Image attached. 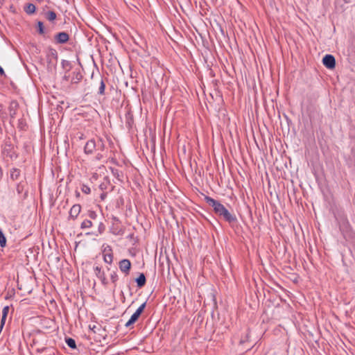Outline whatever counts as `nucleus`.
I'll use <instances>...</instances> for the list:
<instances>
[{"instance_id":"nucleus-1","label":"nucleus","mask_w":355,"mask_h":355,"mask_svg":"<svg viewBox=\"0 0 355 355\" xmlns=\"http://www.w3.org/2000/svg\"><path fill=\"white\" fill-rule=\"evenodd\" d=\"M205 202L213 207L214 213L220 218H222L229 223H234L237 221L234 214H231L219 201L214 200L209 196H205Z\"/></svg>"},{"instance_id":"nucleus-2","label":"nucleus","mask_w":355,"mask_h":355,"mask_svg":"<svg viewBox=\"0 0 355 355\" xmlns=\"http://www.w3.org/2000/svg\"><path fill=\"white\" fill-rule=\"evenodd\" d=\"M146 302H144L137 309V311L132 315L129 320L125 323V326L126 327H130L137 320L139 319L141 314L144 312V310L146 307Z\"/></svg>"},{"instance_id":"nucleus-3","label":"nucleus","mask_w":355,"mask_h":355,"mask_svg":"<svg viewBox=\"0 0 355 355\" xmlns=\"http://www.w3.org/2000/svg\"><path fill=\"white\" fill-rule=\"evenodd\" d=\"M338 225L340 230L341 231L343 235H345V234H348L350 232L351 226L346 217L341 216L338 219Z\"/></svg>"},{"instance_id":"nucleus-4","label":"nucleus","mask_w":355,"mask_h":355,"mask_svg":"<svg viewBox=\"0 0 355 355\" xmlns=\"http://www.w3.org/2000/svg\"><path fill=\"white\" fill-rule=\"evenodd\" d=\"M323 64L329 69H332L336 66L335 58L330 54L325 55L322 58Z\"/></svg>"},{"instance_id":"nucleus-5","label":"nucleus","mask_w":355,"mask_h":355,"mask_svg":"<svg viewBox=\"0 0 355 355\" xmlns=\"http://www.w3.org/2000/svg\"><path fill=\"white\" fill-rule=\"evenodd\" d=\"M81 211V206L79 204L73 205L69 211V220H75Z\"/></svg>"},{"instance_id":"nucleus-6","label":"nucleus","mask_w":355,"mask_h":355,"mask_svg":"<svg viewBox=\"0 0 355 355\" xmlns=\"http://www.w3.org/2000/svg\"><path fill=\"white\" fill-rule=\"evenodd\" d=\"M69 40V35L66 32H60L55 35V40L57 44H65Z\"/></svg>"},{"instance_id":"nucleus-7","label":"nucleus","mask_w":355,"mask_h":355,"mask_svg":"<svg viewBox=\"0 0 355 355\" xmlns=\"http://www.w3.org/2000/svg\"><path fill=\"white\" fill-rule=\"evenodd\" d=\"M131 268V263L128 259H123L119 262V268L121 272L128 275Z\"/></svg>"},{"instance_id":"nucleus-8","label":"nucleus","mask_w":355,"mask_h":355,"mask_svg":"<svg viewBox=\"0 0 355 355\" xmlns=\"http://www.w3.org/2000/svg\"><path fill=\"white\" fill-rule=\"evenodd\" d=\"M96 141L94 139L89 140L84 148V151L86 154H92L96 150Z\"/></svg>"},{"instance_id":"nucleus-9","label":"nucleus","mask_w":355,"mask_h":355,"mask_svg":"<svg viewBox=\"0 0 355 355\" xmlns=\"http://www.w3.org/2000/svg\"><path fill=\"white\" fill-rule=\"evenodd\" d=\"M18 107V103L16 101H12L9 105V112L11 119L15 118L16 111Z\"/></svg>"},{"instance_id":"nucleus-10","label":"nucleus","mask_w":355,"mask_h":355,"mask_svg":"<svg viewBox=\"0 0 355 355\" xmlns=\"http://www.w3.org/2000/svg\"><path fill=\"white\" fill-rule=\"evenodd\" d=\"M137 287L141 288L144 287L146 282V278L144 273H140L139 277L136 279Z\"/></svg>"},{"instance_id":"nucleus-11","label":"nucleus","mask_w":355,"mask_h":355,"mask_svg":"<svg viewBox=\"0 0 355 355\" xmlns=\"http://www.w3.org/2000/svg\"><path fill=\"white\" fill-rule=\"evenodd\" d=\"M83 75L82 73L78 71H73V76L71 78V83L73 84H77L82 79H83Z\"/></svg>"},{"instance_id":"nucleus-12","label":"nucleus","mask_w":355,"mask_h":355,"mask_svg":"<svg viewBox=\"0 0 355 355\" xmlns=\"http://www.w3.org/2000/svg\"><path fill=\"white\" fill-rule=\"evenodd\" d=\"M36 7L33 3H27L24 7V11L28 15H32L35 12Z\"/></svg>"},{"instance_id":"nucleus-13","label":"nucleus","mask_w":355,"mask_h":355,"mask_svg":"<svg viewBox=\"0 0 355 355\" xmlns=\"http://www.w3.org/2000/svg\"><path fill=\"white\" fill-rule=\"evenodd\" d=\"M347 164L349 166H355V148H352L351 150V154L347 159Z\"/></svg>"},{"instance_id":"nucleus-14","label":"nucleus","mask_w":355,"mask_h":355,"mask_svg":"<svg viewBox=\"0 0 355 355\" xmlns=\"http://www.w3.org/2000/svg\"><path fill=\"white\" fill-rule=\"evenodd\" d=\"M20 175H21V171L18 168H12L10 171V178L11 179H12L13 180H17L19 179V178L20 177Z\"/></svg>"},{"instance_id":"nucleus-15","label":"nucleus","mask_w":355,"mask_h":355,"mask_svg":"<svg viewBox=\"0 0 355 355\" xmlns=\"http://www.w3.org/2000/svg\"><path fill=\"white\" fill-rule=\"evenodd\" d=\"M45 17L49 21H53L56 19L57 15L54 11L50 10L45 13Z\"/></svg>"},{"instance_id":"nucleus-16","label":"nucleus","mask_w":355,"mask_h":355,"mask_svg":"<svg viewBox=\"0 0 355 355\" xmlns=\"http://www.w3.org/2000/svg\"><path fill=\"white\" fill-rule=\"evenodd\" d=\"M96 150H99L101 152L104 151L105 144L101 139H98L97 141H96Z\"/></svg>"},{"instance_id":"nucleus-17","label":"nucleus","mask_w":355,"mask_h":355,"mask_svg":"<svg viewBox=\"0 0 355 355\" xmlns=\"http://www.w3.org/2000/svg\"><path fill=\"white\" fill-rule=\"evenodd\" d=\"M92 222L90 219H85L84 220L81 225H80V228L81 229H87V228H90L92 227Z\"/></svg>"},{"instance_id":"nucleus-18","label":"nucleus","mask_w":355,"mask_h":355,"mask_svg":"<svg viewBox=\"0 0 355 355\" xmlns=\"http://www.w3.org/2000/svg\"><path fill=\"white\" fill-rule=\"evenodd\" d=\"M67 345L71 349H76V344L74 339L71 338H67L65 339Z\"/></svg>"},{"instance_id":"nucleus-19","label":"nucleus","mask_w":355,"mask_h":355,"mask_svg":"<svg viewBox=\"0 0 355 355\" xmlns=\"http://www.w3.org/2000/svg\"><path fill=\"white\" fill-rule=\"evenodd\" d=\"M6 245V238L0 228V246L4 248Z\"/></svg>"},{"instance_id":"nucleus-20","label":"nucleus","mask_w":355,"mask_h":355,"mask_svg":"<svg viewBox=\"0 0 355 355\" xmlns=\"http://www.w3.org/2000/svg\"><path fill=\"white\" fill-rule=\"evenodd\" d=\"M105 84L103 81V78H101V82H100V86H99V88H98V94H100V95H103L105 94Z\"/></svg>"},{"instance_id":"nucleus-21","label":"nucleus","mask_w":355,"mask_h":355,"mask_svg":"<svg viewBox=\"0 0 355 355\" xmlns=\"http://www.w3.org/2000/svg\"><path fill=\"white\" fill-rule=\"evenodd\" d=\"M94 272L98 278L105 275L104 272L101 270V268L99 266L94 268Z\"/></svg>"},{"instance_id":"nucleus-22","label":"nucleus","mask_w":355,"mask_h":355,"mask_svg":"<svg viewBox=\"0 0 355 355\" xmlns=\"http://www.w3.org/2000/svg\"><path fill=\"white\" fill-rule=\"evenodd\" d=\"M37 32L40 35H44V24L42 21L37 22Z\"/></svg>"},{"instance_id":"nucleus-23","label":"nucleus","mask_w":355,"mask_h":355,"mask_svg":"<svg viewBox=\"0 0 355 355\" xmlns=\"http://www.w3.org/2000/svg\"><path fill=\"white\" fill-rule=\"evenodd\" d=\"M113 260V256L112 254H105L104 255V261L107 263L111 264Z\"/></svg>"},{"instance_id":"nucleus-24","label":"nucleus","mask_w":355,"mask_h":355,"mask_svg":"<svg viewBox=\"0 0 355 355\" xmlns=\"http://www.w3.org/2000/svg\"><path fill=\"white\" fill-rule=\"evenodd\" d=\"M81 191L85 194H89L91 193L90 188L87 185L84 184H83L81 186Z\"/></svg>"},{"instance_id":"nucleus-25","label":"nucleus","mask_w":355,"mask_h":355,"mask_svg":"<svg viewBox=\"0 0 355 355\" xmlns=\"http://www.w3.org/2000/svg\"><path fill=\"white\" fill-rule=\"evenodd\" d=\"M104 180H105V182H102L100 184V188H101V190L106 189H107V184H110V181L108 180V178L105 177L104 178Z\"/></svg>"},{"instance_id":"nucleus-26","label":"nucleus","mask_w":355,"mask_h":355,"mask_svg":"<svg viewBox=\"0 0 355 355\" xmlns=\"http://www.w3.org/2000/svg\"><path fill=\"white\" fill-rule=\"evenodd\" d=\"M87 216L91 220H95L97 218V214L96 211L92 210L88 211Z\"/></svg>"},{"instance_id":"nucleus-27","label":"nucleus","mask_w":355,"mask_h":355,"mask_svg":"<svg viewBox=\"0 0 355 355\" xmlns=\"http://www.w3.org/2000/svg\"><path fill=\"white\" fill-rule=\"evenodd\" d=\"M24 184L23 182H19L17 185V191L19 194L21 193L24 191Z\"/></svg>"},{"instance_id":"nucleus-28","label":"nucleus","mask_w":355,"mask_h":355,"mask_svg":"<svg viewBox=\"0 0 355 355\" xmlns=\"http://www.w3.org/2000/svg\"><path fill=\"white\" fill-rule=\"evenodd\" d=\"M110 278H111V280L112 282L115 284L116 282L118 280V275L116 272H113L111 275H110Z\"/></svg>"},{"instance_id":"nucleus-29","label":"nucleus","mask_w":355,"mask_h":355,"mask_svg":"<svg viewBox=\"0 0 355 355\" xmlns=\"http://www.w3.org/2000/svg\"><path fill=\"white\" fill-rule=\"evenodd\" d=\"M112 173L119 180H120V174L118 169L112 168Z\"/></svg>"},{"instance_id":"nucleus-30","label":"nucleus","mask_w":355,"mask_h":355,"mask_svg":"<svg viewBox=\"0 0 355 355\" xmlns=\"http://www.w3.org/2000/svg\"><path fill=\"white\" fill-rule=\"evenodd\" d=\"M9 312V306H6L3 307V310H2V315H8V313Z\"/></svg>"},{"instance_id":"nucleus-31","label":"nucleus","mask_w":355,"mask_h":355,"mask_svg":"<svg viewBox=\"0 0 355 355\" xmlns=\"http://www.w3.org/2000/svg\"><path fill=\"white\" fill-rule=\"evenodd\" d=\"M98 279L101 281L103 284H104V285H107V284L108 282H107V279L105 278V275L101 276V277H100Z\"/></svg>"},{"instance_id":"nucleus-32","label":"nucleus","mask_w":355,"mask_h":355,"mask_svg":"<svg viewBox=\"0 0 355 355\" xmlns=\"http://www.w3.org/2000/svg\"><path fill=\"white\" fill-rule=\"evenodd\" d=\"M6 318H7V316H6V315H5V316H4V315H2V316H1V324H0V325H1V328L3 327V326L4 325L5 322H6Z\"/></svg>"},{"instance_id":"nucleus-33","label":"nucleus","mask_w":355,"mask_h":355,"mask_svg":"<svg viewBox=\"0 0 355 355\" xmlns=\"http://www.w3.org/2000/svg\"><path fill=\"white\" fill-rule=\"evenodd\" d=\"M105 230L104 225L102 223H99L98 230L100 233H102Z\"/></svg>"},{"instance_id":"nucleus-34","label":"nucleus","mask_w":355,"mask_h":355,"mask_svg":"<svg viewBox=\"0 0 355 355\" xmlns=\"http://www.w3.org/2000/svg\"><path fill=\"white\" fill-rule=\"evenodd\" d=\"M103 157V155L101 153H98L96 155V159L100 160Z\"/></svg>"},{"instance_id":"nucleus-35","label":"nucleus","mask_w":355,"mask_h":355,"mask_svg":"<svg viewBox=\"0 0 355 355\" xmlns=\"http://www.w3.org/2000/svg\"><path fill=\"white\" fill-rule=\"evenodd\" d=\"M62 63L63 67H65L66 66H69V62L68 61H66V60H63Z\"/></svg>"},{"instance_id":"nucleus-36","label":"nucleus","mask_w":355,"mask_h":355,"mask_svg":"<svg viewBox=\"0 0 355 355\" xmlns=\"http://www.w3.org/2000/svg\"><path fill=\"white\" fill-rule=\"evenodd\" d=\"M0 75L6 76L4 70L3 69V68L1 66H0Z\"/></svg>"},{"instance_id":"nucleus-37","label":"nucleus","mask_w":355,"mask_h":355,"mask_svg":"<svg viewBox=\"0 0 355 355\" xmlns=\"http://www.w3.org/2000/svg\"><path fill=\"white\" fill-rule=\"evenodd\" d=\"M69 79V76L65 74L64 76H63V80H66V81H68Z\"/></svg>"},{"instance_id":"nucleus-38","label":"nucleus","mask_w":355,"mask_h":355,"mask_svg":"<svg viewBox=\"0 0 355 355\" xmlns=\"http://www.w3.org/2000/svg\"><path fill=\"white\" fill-rule=\"evenodd\" d=\"M51 54L57 57V52L55 49H51Z\"/></svg>"},{"instance_id":"nucleus-39","label":"nucleus","mask_w":355,"mask_h":355,"mask_svg":"<svg viewBox=\"0 0 355 355\" xmlns=\"http://www.w3.org/2000/svg\"><path fill=\"white\" fill-rule=\"evenodd\" d=\"M10 10L12 11V12H15V7L12 5L10 6Z\"/></svg>"},{"instance_id":"nucleus-40","label":"nucleus","mask_w":355,"mask_h":355,"mask_svg":"<svg viewBox=\"0 0 355 355\" xmlns=\"http://www.w3.org/2000/svg\"><path fill=\"white\" fill-rule=\"evenodd\" d=\"M5 0H0V8L3 5Z\"/></svg>"},{"instance_id":"nucleus-41","label":"nucleus","mask_w":355,"mask_h":355,"mask_svg":"<svg viewBox=\"0 0 355 355\" xmlns=\"http://www.w3.org/2000/svg\"><path fill=\"white\" fill-rule=\"evenodd\" d=\"M76 197H79L80 196V193L78 191H76Z\"/></svg>"},{"instance_id":"nucleus-42","label":"nucleus","mask_w":355,"mask_h":355,"mask_svg":"<svg viewBox=\"0 0 355 355\" xmlns=\"http://www.w3.org/2000/svg\"><path fill=\"white\" fill-rule=\"evenodd\" d=\"M105 196V193H102L101 196V198L102 199H103Z\"/></svg>"},{"instance_id":"nucleus-43","label":"nucleus","mask_w":355,"mask_h":355,"mask_svg":"<svg viewBox=\"0 0 355 355\" xmlns=\"http://www.w3.org/2000/svg\"><path fill=\"white\" fill-rule=\"evenodd\" d=\"M2 175V171H1V168H0V177H1Z\"/></svg>"}]
</instances>
